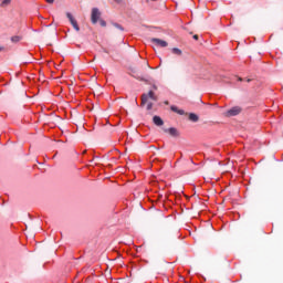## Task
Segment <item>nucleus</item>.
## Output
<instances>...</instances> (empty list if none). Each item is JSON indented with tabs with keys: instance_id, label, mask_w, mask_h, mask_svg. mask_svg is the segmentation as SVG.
I'll return each instance as SVG.
<instances>
[{
	"instance_id": "obj_20",
	"label": "nucleus",
	"mask_w": 283,
	"mask_h": 283,
	"mask_svg": "<svg viewBox=\"0 0 283 283\" xmlns=\"http://www.w3.org/2000/svg\"><path fill=\"white\" fill-rule=\"evenodd\" d=\"M153 90H158V86H156V85H153Z\"/></svg>"
},
{
	"instance_id": "obj_3",
	"label": "nucleus",
	"mask_w": 283,
	"mask_h": 283,
	"mask_svg": "<svg viewBox=\"0 0 283 283\" xmlns=\"http://www.w3.org/2000/svg\"><path fill=\"white\" fill-rule=\"evenodd\" d=\"M241 113H242V108L240 106H234L229 111H227L224 113V116H227L228 118H231V116H238V114H241Z\"/></svg>"
},
{
	"instance_id": "obj_17",
	"label": "nucleus",
	"mask_w": 283,
	"mask_h": 283,
	"mask_svg": "<svg viewBox=\"0 0 283 283\" xmlns=\"http://www.w3.org/2000/svg\"><path fill=\"white\" fill-rule=\"evenodd\" d=\"M46 3H54V0H45Z\"/></svg>"
},
{
	"instance_id": "obj_23",
	"label": "nucleus",
	"mask_w": 283,
	"mask_h": 283,
	"mask_svg": "<svg viewBox=\"0 0 283 283\" xmlns=\"http://www.w3.org/2000/svg\"><path fill=\"white\" fill-rule=\"evenodd\" d=\"M239 81H242V78H241V77H239Z\"/></svg>"
},
{
	"instance_id": "obj_22",
	"label": "nucleus",
	"mask_w": 283,
	"mask_h": 283,
	"mask_svg": "<svg viewBox=\"0 0 283 283\" xmlns=\"http://www.w3.org/2000/svg\"><path fill=\"white\" fill-rule=\"evenodd\" d=\"M165 105H169V102H165Z\"/></svg>"
},
{
	"instance_id": "obj_7",
	"label": "nucleus",
	"mask_w": 283,
	"mask_h": 283,
	"mask_svg": "<svg viewBox=\"0 0 283 283\" xmlns=\"http://www.w3.org/2000/svg\"><path fill=\"white\" fill-rule=\"evenodd\" d=\"M165 134H170V136H179L178 134V129H176L175 127H170V128H164Z\"/></svg>"
},
{
	"instance_id": "obj_15",
	"label": "nucleus",
	"mask_w": 283,
	"mask_h": 283,
	"mask_svg": "<svg viewBox=\"0 0 283 283\" xmlns=\"http://www.w3.org/2000/svg\"><path fill=\"white\" fill-rule=\"evenodd\" d=\"M135 78H137L138 81H143L144 83H147V78H145V77L135 76Z\"/></svg>"
},
{
	"instance_id": "obj_21",
	"label": "nucleus",
	"mask_w": 283,
	"mask_h": 283,
	"mask_svg": "<svg viewBox=\"0 0 283 283\" xmlns=\"http://www.w3.org/2000/svg\"><path fill=\"white\" fill-rule=\"evenodd\" d=\"M247 82H248V83H251V78H248Z\"/></svg>"
},
{
	"instance_id": "obj_16",
	"label": "nucleus",
	"mask_w": 283,
	"mask_h": 283,
	"mask_svg": "<svg viewBox=\"0 0 283 283\" xmlns=\"http://www.w3.org/2000/svg\"><path fill=\"white\" fill-rule=\"evenodd\" d=\"M99 24L102 25V28H105L107 25V22H105V20H99Z\"/></svg>"
},
{
	"instance_id": "obj_8",
	"label": "nucleus",
	"mask_w": 283,
	"mask_h": 283,
	"mask_svg": "<svg viewBox=\"0 0 283 283\" xmlns=\"http://www.w3.org/2000/svg\"><path fill=\"white\" fill-rule=\"evenodd\" d=\"M188 119L191 122V123H198V120H200V117L196 114V113H190L188 115Z\"/></svg>"
},
{
	"instance_id": "obj_1",
	"label": "nucleus",
	"mask_w": 283,
	"mask_h": 283,
	"mask_svg": "<svg viewBox=\"0 0 283 283\" xmlns=\"http://www.w3.org/2000/svg\"><path fill=\"white\" fill-rule=\"evenodd\" d=\"M149 98L151 101H158V95H156V93H154V91H149L148 94L144 93L142 95V107H144V105L147 103V101H149Z\"/></svg>"
},
{
	"instance_id": "obj_18",
	"label": "nucleus",
	"mask_w": 283,
	"mask_h": 283,
	"mask_svg": "<svg viewBox=\"0 0 283 283\" xmlns=\"http://www.w3.org/2000/svg\"><path fill=\"white\" fill-rule=\"evenodd\" d=\"M195 41H198V34L193 35Z\"/></svg>"
},
{
	"instance_id": "obj_9",
	"label": "nucleus",
	"mask_w": 283,
	"mask_h": 283,
	"mask_svg": "<svg viewBox=\"0 0 283 283\" xmlns=\"http://www.w3.org/2000/svg\"><path fill=\"white\" fill-rule=\"evenodd\" d=\"M170 109L171 112H175V114H179V116H185V111L178 108V106H171Z\"/></svg>"
},
{
	"instance_id": "obj_12",
	"label": "nucleus",
	"mask_w": 283,
	"mask_h": 283,
	"mask_svg": "<svg viewBox=\"0 0 283 283\" xmlns=\"http://www.w3.org/2000/svg\"><path fill=\"white\" fill-rule=\"evenodd\" d=\"M21 35H13L12 38H11V41H12V43H19V41H21Z\"/></svg>"
},
{
	"instance_id": "obj_4",
	"label": "nucleus",
	"mask_w": 283,
	"mask_h": 283,
	"mask_svg": "<svg viewBox=\"0 0 283 283\" xmlns=\"http://www.w3.org/2000/svg\"><path fill=\"white\" fill-rule=\"evenodd\" d=\"M150 43H154V45H157L158 48H167V45H169L167 41L160 40L158 38L150 39Z\"/></svg>"
},
{
	"instance_id": "obj_11",
	"label": "nucleus",
	"mask_w": 283,
	"mask_h": 283,
	"mask_svg": "<svg viewBox=\"0 0 283 283\" xmlns=\"http://www.w3.org/2000/svg\"><path fill=\"white\" fill-rule=\"evenodd\" d=\"M12 3V0H3L0 4V8H7V6H10Z\"/></svg>"
},
{
	"instance_id": "obj_5",
	"label": "nucleus",
	"mask_w": 283,
	"mask_h": 283,
	"mask_svg": "<svg viewBox=\"0 0 283 283\" xmlns=\"http://www.w3.org/2000/svg\"><path fill=\"white\" fill-rule=\"evenodd\" d=\"M66 17H67L71 25H73L74 30H76V32H80L81 28H78V22H76V20L74 19V15H72V13L67 12Z\"/></svg>"
},
{
	"instance_id": "obj_6",
	"label": "nucleus",
	"mask_w": 283,
	"mask_h": 283,
	"mask_svg": "<svg viewBox=\"0 0 283 283\" xmlns=\"http://www.w3.org/2000/svg\"><path fill=\"white\" fill-rule=\"evenodd\" d=\"M153 123H154V125H157V127H163L165 125V122L158 115H155L153 117Z\"/></svg>"
},
{
	"instance_id": "obj_14",
	"label": "nucleus",
	"mask_w": 283,
	"mask_h": 283,
	"mask_svg": "<svg viewBox=\"0 0 283 283\" xmlns=\"http://www.w3.org/2000/svg\"><path fill=\"white\" fill-rule=\"evenodd\" d=\"M154 108V103L149 102L146 106V109L151 111Z\"/></svg>"
},
{
	"instance_id": "obj_19",
	"label": "nucleus",
	"mask_w": 283,
	"mask_h": 283,
	"mask_svg": "<svg viewBox=\"0 0 283 283\" xmlns=\"http://www.w3.org/2000/svg\"><path fill=\"white\" fill-rule=\"evenodd\" d=\"M3 50H6V48H3V46H0V52H3Z\"/></svg>"
},
{
	"instance_id": "obj_10",
	"label": "nucleus",
	"mask_w": 283,
	"mask_h": 283,
	"mask_svg": "<svg viewBox=\"0 0 283 283\" xmlns=\"http://www.w3.org/2000/svg\"><path fill=\"white\" fill-rule=\"evenodd\" d=\"M172 54H176L177 56H181L182 55V51L178 48H174L171 50Z\"/></svg>"
},
{
	"instance_id": "obj_13",
	"label": "nucleus",
	"mask_w": 283,
	"mask_h": 283,
	"mask_svg": "<svg viewBox=\"0 0 283 283\" xmlns=\"http://www.w3.org/2000/svg\"><path fill=\"white\" fill-rule=\"evenodd\" d=\"M114 28H116L117 30H120V32H123L125 29L123 28V25L118 24V23H113Z\"/></svg>"
},
{
	"instance_id": "obj_2",
	"label": "nucleus",
	"mask_w": 283,
	"mask_h": 283,
	"mask_svg": "<svg viewBox=\"0 0 283 283\" xmlns=\"http://www.w3.org/2000/svg\"><path fill=\"white\" fill-rule=\"evenodd\" d=\"M101 19V11L98 10V8H93L92 9V13H91V21L94 25H96V23H98V20Z\"/></svg>"
}]
</instances>
